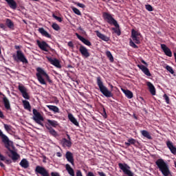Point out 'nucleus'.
Masks as SVG:
<instances>
[{"label": "nucleus", "instance_id": "27", "mask_svg": "<svg viewBox=\"0 0 176 176\" xmlns=\"http://www.w3.org/2000/svg\"><path fill=\"white\" fill-rule=\"evenodd\" d=\"M19 165H20L21 167H22L23 168H28V167H30V162H28V160H27V159L23 158V159L21 160V161L20 162Z\"/></svg>", "mask_w": 176, "mask_h": 176}, {"label": "nucleus", "instance_id": "21", "mask_svg": "<svg viewBox=\"0 0 176 176\" xmlns=\"http://www.w3.org/2000/svg\"><path fill=\"white\" fill-rule=\"evenodd\" d=\"M96 33L98 38H100V39H102V41H104V42H109V41H111L110 37L105 36L104 34L100 32V31H96Z\"/></svg>", "mask_w": 176, "mask_h": 176}, {"label": "nucleus", "instance_id": "39", "mask_svg": "<svg viewBox=\"0 0 176 176\" xmlns=\"http://www.w3.org/2000/svg\"><path fill=\"white\" fill-rule=\"evenodd\" d=\"M72 10H73L74 13H75L78 16H80L82 14V13L79 10V9H78V8H76L75 7L72 8Z\"/></svg>", "mask_w": 176, "mask_h": 176}, {"label": "nucleus", "instance_id": "18", "mask_svg": "<svg viewBox=\"0 0 176 176\" xmlns=\"http://www.w3.org/2000/svg\"><path fill=\"white\" fill-rule=\"evenodd\" d=\"M166 146L168 148L173 155H176V147L174 146L171 141H166Z\"/></svg>", "mask_w": 176, "mask_h": 176}, {"label": "nucleus", "instance_id": "41", "mask_svg": "<svg viewBox=\"0 0 176 176\" xmlns=\"http://www.w3.org/2000/svg\"><path fill=\"white\" fill-rule=\"evenodd\" d=\"M4 129L9 133V131H12V125L4 124Z\"/></svg>", "mask_w": 176, "mask_h": 176}, {"label": "nucleus", "instance_id": "46", "mask_svg": "<svg viewBox=\"0 0 176 176\" xmlns=\"http://www.w3.org/2000/svg\"><path fill=\"white\" fill-rule=\"evenodd\" d=\"M53 17L54 19H55V20H57V21H58L59 23H61L63 21V19L61 17L57 16L56 15L53 14Z\"/></svg>", "mask_w": 176, "mask_h": 176}, {"label": "nucleus", "instance_id": "32", "mask_svg": "<svg viewBox=\"0 0 176 176\" xmlns=\"http://www.w3.org/2000/svg\"><path fill=\"white\" fill-rule=\"evenodd\" d=\"M48 126H51L52 127H54L55 129L58 126V122L56 120H47Z\"/></svg>", "mask_w": 176, "mask_h": 176}, {"label": "nucleus", "instance_id": "40", "mask_svg": "<svg viewBox=\"0 0 176 176\" xmlns=\"http://www.w3.org/2000/svg\"><path fill=\"white\" fill-rule=\"evenodd\" d=\"M113 31H114L115 34H116L118 36H120V34L122 32H120V29L119 28H112Z\"/></svg>", "mask_w": 176, "mask_h": 176}, {"label": "nucleus", "instance_id": "20", "mask_svg": "<svg viewBox=\"0 0 176 176\" xmlns=\"http://www.w3.org/2000/svg\"><path fill=\"white\" fill-rule=\"evenodd\" d=\"M67 118L69 119V120L71 121V122L74 124V126H76V127H79V122H78V120H76V118H75V117L74 116V115L71 113H68Z\"/></svg>", "mask_w": 176, "mask_h": 176}, {"label": "nucleus", "instance_id": "61", "mask_svg": "<svg viewBox=\"0 0 176 176\" xmlns=\"http://www.w3.org/2000/svg\"><path fill=\"white\" fill-rule=\"evenodd\" d=\"M0 166H1L3 168H5V165L1 162H0Z\"/></svg>", "mask_w": 176, "mask_h": 176}, {"label": "nucleus", "instance_id": "59", "mask_svg": "<svg viewBox=\"0 0 176 176\" xmlns=\"http://www.w3.org/2000/svg\"><path fill=\"white\" fill-rule=\"evenodd\" d=\"M56 156H58V157H61L62 156L61 153L60 152L56 153Z\"/></svg>", "mask_w": 176, "mask_h": 176}, {"label": "nucleus", "instance_id": "38", "mask_svg": "<svg viewBox=\"0 0 176 176\" xmlns=\"http://www.w3.org/2000/svg\"><path fill=\"white\" fill-rule=\"evenodd\" d=\"M106 56H107V57H108L109 60H110V61H111V63L113 62V56H112V54L111 53V52L107 51Z\"/></svg>", "mask_w": 176, "mask_h": 176}, {"label": "nucleus", "instance_id": "34", "mask_svg": "<svg viewBox=\"0 0 176 176\" xmlns=\"http://www.w3.org/2000/svg\"><path fill=\"white\" fill-rule=\"evenodd\" d=\"M46 129H48L50 134H51V135H53L54 137H57V132L56 131V130H54V129H53L52 126H49L47 125L45 126Z\"/></svg>", "mask_w": 176, "mask_h": 176}, {"label": "nucleus", "instance_id": "57", "mask_svg": "<svg viewBox=\"0 0 176 176\" xmlns=\"http://www.w3.org/2000/svg\"><path fill=\"white\" fill-rule=\"evenodd\" d=\"M124 145H126V146H130L131 144H130L129 142H125Z\"/></svg>", "mask_w": 176, "mask_h": 176}, {"label": "nucleus", "instance_id": "22", "mask_svg": "<svg viewBox=\"0 0 176 176\" xmlns=\"http://www.w3.org/2000/svg\"><path fill=\"white\" fill-rule=\"evenodd\" d=\"M146 85L148 87V90L152 96H156V89L152 82L147 81Z\"/></svg>", "mask_w": 176, "mask_h": 176}, {"label": "nucleus", "instance_id": "47", "mask_svg": "<svg viewBox=\"0 0 176 176\" xmlns=\"http://www.w3.org/2000/svg\"><path fill=\"white\" fill-rule=\"evenodd\" d=\"M164 98L166 100V104H170V98H168V96H167V94L164 95Z\"/></svg>", "mask_w": 176, "mask_h": 176}, {"label": "nucleus", "instance_id": "33", "mask_svg": "<svg viewBox=\"0 0 176 176\" xmlns=\"http://www.w3.org/2000/svg\"><path fill=\"white\" fill-rule=\"evenodd\" d=\"M11 153L12 155L11 159L14 162H16V160H19V159H20V155L17 153V152L12 150Z\"/></svg>", "mask_w": 176, "mask_h": 176}, {"label": "nucleus", "instance_id": "9", "mask_svg": "<svg viewBox=\"0 0 176 176\" xmlns=\"http://www.w3.org/2000/svg\"><path fill=\"white\" fill-rule=\"evenodd\" d=\"M34 171L36 175H40L41 176H50L49 171L43 166H36Z\"/></svg>", "mask_w": 176, "mask_h": 176}, {"label": "nucleus", "instance_id": "51", "mask_svg": "<svg viewBox=\"0 0 176 176\" xmlns=\"http://www.w3.org/2000/svg\"><path fill=\"white\" fill-rule=\"evenodd\" d=\"M76 176H83V175H82V171H80V170H77Z\"/></svg>", "mask_w": 176, "mask_h": 176}, {"label": "nucleus", "instance_id": "11", "mask_svg": "<svg viewBox=\"0 0 176 176\" xmlns=\"http://www.w3.org/2000/svg\"><path fill=\"white\" fill-rule=\"evenodd\" d=\"M0 137L2 138V142L5 144L6 148L9 149L10 148V140H9V138L6 136V135L3 134V132L0 130Z\"/></svg>", "mask_w": 176, "mask_h": 176}, {"label": "nucleus", "instance_id": "3", "mask_svg": "<svg viewBox=\"0 0 176 176\" xmlns=\"http://www.w3.org/2000/svg\"><path fill=\"white\" fill-rule=\"evenodd\" d=\"M37 73L36 74L37 80H38L41 85H46V81H45V78L43 76H45L46 80L50 83H53V81L50 79L49 75L42 69L41 67L36 68Z\"/></svg>", "mask_w": 176, "mask_h": 176}, {"label": "nucleus", "instance_id": "63", "mask_svg": "<svg viewBox=\"0 0 176 176\" xmlns=\"http://www.w3.org/2000/svg\"><path fill=\"white\" fill-rule=\"evenodd\" d=\"M1 48H0V54H1Z\"/></svg>", "mask_w": 176, "mask_h": 176}, {"label": "nucleus", "instance_id": "17", "mask_svg": "<svg viewBox=\"0 0 176 176\" xmlns=\"http://www.w3.org/2000/svg\"><path fill=\"white\" fill-rule=\"evenodd\" d=\"M65 157H66L67 162H69V163H71V164L72 166H74L75 162H74V154H72V153H71V151H67V153L65 154Z\"/></svg>", "mask_w": 176, "mask_h": 176}, {"label": "nucleus", "instance_id": "29", "mask_svg": "<svg viewBox=\"0 0 176 176\" xmlns=\"http://www.w3.org/2000/svg\"><path fill=\"white\" fill-rule=\"evenodd\" d=\"M6 24L10 30H14V23L10 19H6Z\"/></svg>", "mask_w": 176, "mask_h": 176}, {"label": "nucleus", "instance_id": "23", "mask_svg": "<svg viewBox=\"0 0 176 176\" xmlns=\"http://www.w3.org/2000/svg\"><path fill=\"white\" fill-rule=\"evenodd\" d=\"M76 36H77L78 39L80 40L81 42H82V43H84L87 46H91V43L89 40L85 38L83 36H80L78 33H76Z\"/></svg>", "mask_w": 176, "mask_h": 176}, {"label": "nucleus", "instance_id": "15", "mask_svg": "<svg viewBox=\"0 0 176 176\" xmlns=\"http://www.w3.org/2000/svg\"><path fill=\"white\" fill-rule=\"evenodd\" d=\"M161 49L163 50L164 54L168 57H173V52L166 45V44H161Z\"/></svg>", "mask_w": 176, "mask_h": 176}, {"label": "nucleus", "instance_id": "45", "mask_svg": "<svg viewBox=\"0 0 176 176\" xmlns=\"http://www.w3.org/2000/svg\"><path fill=\"white\" fill-rule=\"evenodd\" d=\"M145 8L148 12H153V7L152 6L147 4L145 6Z\"/></svg>", "mask_w": 176, "mask_h": 176}, {"label": "nucleus", "instance_id": "48", "mask_svg": "<svg viewBox=\"0 0 176 176\" xmlns=\"http://www.w3.org/2000/svg\"><path fill=\"white\" fill-rule=\"evenodd\" d=\"M103 118H104V119H107V111H105V108H103V112L102 113Z\"/></svg>", "mask_w": 176, "mask_h": 176}, {"label": "nucleus", "instance_id": "6", "mask_svg": "<svg viewBox=\"0 0 176 176\" xmlns=\"http://www.w3.org/2000/svg\"><path fill=\"white\" fill-rule=\"evenodd\" d=\"M102 17L104 20L108 23V24L115 25L116 28H119V23H118V21L113 19L112 14L108 12H102Z\"/></svg>", "mask_w": 176, "mask_h": 176}, {"label": "nucleus", "instance_id": "28", "mask_svg": "<svg viewBox=\"0 0 176 176\" xmlns=\"http://www.w3.org/2000/svg\"><path fill=\"white\" fill-rule=\"evenodd\" d=\"M63 146L67 148H71L72 146V142L68 140L66 138L62 140Z\"/></svg>", "mask_w": 176, "mask_h": 176}, {"label": "nucleus", "instance_id": "1", "mask_svg": "<svg viewBox=\"0 0 176 176\" xmlns=\"http://www.w3.org/2000/svg\"><path fill=\"white\" fill-rule=\"evenodd\" d=\"M155 164L164 176H168L171 174L170 171V168L168 167V164L164 162V160L160 158L156 160Z\"/></svg>", "mask_w": 176, "mask_h": 176}, {"label": "nucleus", "instance_id": "42", "mask_svg": "<svg viewBox=\"0 0 176 176\" xmlns=\"http://www.w3.org/2000/svg\"><path fill=\"white\" fill-rule=\"evenodd\" d=\"M165 68L166 70L168 71V72H170V74H171L172 75L174 74V69H173L172 67H170V65H166Z\"/></svg>", "mask_w": 176, "mask_h": 176}, {"label": "nucleus", "instance_id": "55", "mask_svg": "<svg viewBox=\"0 0 176 176\" xmlns=\"http://www.w3.org/2000/svg\"><path fill=\"white\" fill-rule=\"evenodd\" d=\"M0 118L1 119H3V118H5V116L3 115V112H2L1 109H0Z\"/></svg>", "mask_w": 176, "mask_h": 176}, {"label": "nucleus", "instance_id": "54", "mask_svg": "<svg viewBox=\"0 0 176 176\" xmlns=\"http://www.w3.org/2000/svg\"><path fill=\"white\" fill-rule=\"evenodd\" d=\"M87 176H96L93 172H88Z\"/></svg>", "mask_w": 176, "mask_h": 176}, {"label": "nucleus", "instance_id": "53", "mask_svg": "<svg viewBox=\"0 0 176 176\" xmlns=\"http://www.w3.org/2000/svg\"><path fill=\"white\" fill-rule=\"evenodd\" d=\"M4 162L6 164H10V163H12V160H5Z\"/></svg>", "mask_w": 176, "mask_h": 176}, {"label": "nucleus", "instance_id": "49", "mask_svg": "<svg viewBox=\"0 0 176 176\" xmlns=\"http://www.w3.org/2000/svg\"><path fill=\"white\" fill-rule=\"evenodd\" d=\"M67 45L69 47H74V43H72V41H69Z\"/></svg>", "mask_w": 176, "mask_h": 176}, {"label": "nucleus", "instance_id": "14", "mask_svg": "<svg viewBox=\"0 0 176 176\" xmlns=\"http://www.w3.org/2000/svg\"><path fill=\"white\" fill-rule=\"evenodd\" d=\"M46 58H47V60H48V61L50 63V64H52L56 68H61V64H60V60H58V59H57V58L53 59V58H52V57H49V56H46Z\"/></svg>", "mask_w": 176, "mask_h": 176}, {"label": "nucleus", "instance_id": "24", "mask_svg": "<svg viewBox=\"0 0 176 176\" xmlns=\"http://www.w3.org/2000/svg\"><path fill=\"white\" fill-rule=\"evenodd\" d=\"M6 2H7L8 6L11 9H13L14 10H16L17 9V3L14 0H5Z\"/></svg>", "mask_w": 176, "mask_h": 176}, {"label": "nucleus", "instance_id": "2", "mask_svg": "<svg viewBox=\"0 0 176 176\" xmlns=\"http://www.w3.org/2000/svg\"><path fill=\"white\" fill-rule=\"evenodd\" d=\"M14 48L16 49V54L12 55V58L15 63H23V64H28V60L23 51L20 50V45H15Z\"/></svg>", "mask_w": 176, "mask_h": 176}, {"label": "nucleus", "instance_id": "44", "mask_svg": "<svg viewBox=\"0 0 176 176\" xmlns=\"http://www.w3.org/2000/svg\"><path fill=\"white\" fill-rule=\"evenodd\" d=\"M52 27L55 31H59L60 30V26L57 23H53Z\"/></svg>", "mask_w": 176, "mask_h": 176}, {"label": "nucleus", "instance_id": "8", "mask_svg": "<svg viewBox=\"0 0 176 176\" xmlns=\"http://www.w3.org/2000/svg\"><path fill=\"white\" fill-rule=\"evenodd\" d=\"M118 166L120 168V170H122L123 173L126 174V175L134 176V173H133V172L130 170V167L129 166V165H127V164L119 163Z\"/></svg>", "mask_w": 176, "mask_h": 176}, {"label": "nucleus", "instance_id": "52", "mask_svg": "<svg viewBox=\"0 0 176 176\" xmlns=\"http://www.w3.org/2000/svg\"><path fill=\"white\" fill-rule=\"evenodd\" d=\"M0 28H2V30H5L6 28V25L3 23H0Z\"/></svg>", "mask_w": 176, "mask_h": 176}, {"label": "nucleus", "instance_id": "30", "mask_svg": "<svg viewBox=\"0 0 176 176\" xmlns=\"http://www.w3.org/2000/svg\"><path fill=\"white\" fill-rule=\"evenodd\" d=\"M47 108L50 109V111H52L54 113H60V109L54 105H47Z\"/></svg>", "mask_w": 176, "mask_h": 176}, {"label": "nucleus", "instance_id": "13", "mask_svg": "<svg viewBox=\"0 0 176 176\" xmlns=\"http://www.w3.org/2000/svg\"><path fill=\"white\" fill-rule=\"evenodd\" d=\"M0 96H3V102L4 104V107L7 111H12V108L10 107V102L9 101V99L7 98V97L5 96V94H2V92L0 91Z\"/></svg>", "mask_w": 176, "mask_h": 176}, {"label": "nucleus", "instance_id": "36", "mask_svg": "<svg viewBox=\"0 0 176 176\" xmlns=\"http://www.w3.org/2000/svg\"><path fill=\"white\" fill-rule=\"evenodd\" d=\"M141 134L143 135V137H145V138H147V140H152V136L151 135V133L148 132V131H141Z\"/></svg>", "mask_w": 176, "mask_h": 176}, {"label": "nucleus", "instance_id": "60", "mask_svg": "<svg viewBox=\"0 0 176 176\" xmlns=\"http://www.w3.org/2000/svg\"><path fill=\"white\" fill-rule=\"evenodd\" d=\"M133 118L135 119V120H138V117L135 115V113H133Z\"/></svg>", "mask_w": 176, "mask_h": 176}, {"label": "nucleus", "instance_id": "35", "mask_svg": "<svg viewBox=\"0 0 176 176\" xmlns=\"http://www.w3.org/2000/svg\"><path fill=\"white\" fill-rule=\"evenodd\" d=\"M122 91L125 94L126 97H127V98H133V92H131V91L129 89H122Z\"/></svg>", "mask_w": 176, "mask_h": 176}, {"label": "nucleus", "instance_id": "50", "mask_svg": "<svg viewBox=\"0 0 176 176\" xmlns=\"http://www.w3.org/2000/svg\"><path fill=\"white\" fill-rule=\"evenodd\" d=\"M0 160H1L2 162H5V160H6V158L5 157V156L2 155L0 153Z\"/></svg>", "mask_w": 176, "mask_h": 176}, {"label": "nucleus", "instance_id": "56", "mask_svg": "<svg viewBox=\"0 0 176 176\" xmlns=\"http://www.w3.org/2000/svg\"><path fill=\"white\" fill-rule=\"evenodd\" d=\"M98 174L100 176H107V175H105V173H104V172H98Z\"/></svg>", "mask_w": 176, "mask_h": 176}, {"label": "nucleus", "instance_id": "10", "mask_svg": "<svg viewBox=\"0 0 176 176\" xmlns=\"http://www.w3.org/2000/svg\"><path fill=\"white\" fill-rule=\"evenodd\" d=\"M36 43L38 47L43 52H49L48 49H50V45H49L47 43H46L45 41H41L39 40H37Z\"/></svg>", "mask_w": 176, "mask_h": 176}, {"label": "nucleus", "instance_id": "4", "mask_svg": "<svg viewBox=\"0 0 176 176\" xmlns=\"http://www.w3.org/2000/svg\"><path fill=\"white\" fill-rule=\"evenodd\" d=\"M131 38L132 39H130L129 41L130 46L131 47H133V49H138V45H140V43H141V33H140V32L136 31L134 29H132Z\"/></svg>", "mask_w": 176, "mask_h": 176}, {"label": "nucleus", "instance_id": "26", "mask_svg": "<svg viewBox=\"0 0 176 176\" xmlns=\"http://www.w3.org/2000/svg\"><path fill=\"white\" fill-rule=\"evenodd\" d=\"M38 32L43 35V36H45V38H49L50 39H52V35L49 34L43 28H38Z\"/></svg>", "mask_w": 176, "mask_h": 176}, {"label": "nucleus", "instance_id": "16", "mask_svg": "<svg viewBox=\"0 0 176 176\" xmlns=\"http://www.w3.org/2000/svg\"><path fill=\"white\" fill-rule=\"evenodd\" d=\"M18 89L21 93L23 98H25V100H30V95H28V93H27V89H25V87L19 85Z\"/></svg>", "mask_w": 176, "mask_h": 176}, {"label": "nucleus", "instance_id": "37", "mask_svg": "<svg viewBox=\"0 0 176 176\" xmlns=\"http://www.w3.org/2000/svg\"><path fill=\"white\" fill-rule=\"evenodd\" d=\"M22 102L23 104L24 109H28V111H31V104H30V102H28V100H23Z\"/></svg>", "mask_w": 176, "mask_h": 176}, {"label": "nucleus", "instance_id": "5", "mask_svg": "<svg viewBox=\"0 0 176 176\" xmlns=\"http://www.w3.org/2000/svg\"><path fill=\"white\" fill-rule=\"evenodd\" d=\"M96 83L99 87L100 91L103 94V96H104V97H107V98L113 97V94H112V92H111V91L104 85V82H102V79L100 76L97 77Z\"/></svg>", "mask_w": 176, "mask_h": 176}, {"label": "nucleus", "instance_id": "12", "mask_svg": "<svg viewBox=\"0 0 176 176\" xmlns=\"http://www.w3.org/2000/svg\"><path fill=\"white\" fill-rule=\"evenodd\" d=\"M79 52L81 53L82 57H85V58L90 57V52H89V50L82 45H80Z\"/></svg>", "mask_w": 176, "mask_h": 176}, {"label": "nucleus", "instance_id": "31", "mask_svg": "<svg viewBox=\"0 0 176 176\" xmlns=\"http://www.w3.org/2000/svg\"><path fill=\"white\" fill-rule=\"evenodd\" d=\"M65 168L69 175L75 176V171H74V169L71 167L69 164H67L65 165Z\"/></svg>", "mask_w": 176, "mask_h": 176}, {"label": "nucleus", "instance_id": "7", "mask_svg": "<svg viewBox=\"0 0 176 176\" xmlns=\"http://www.w3.org/2000/svg\"><path fill=\"white\" fill-rule=\"evenodd\" d=\"M33 120L37 123V124H39L42 127H44L45 125L43 124V122L45 119L43 118V116L41 114V113L38 112V110L34 109H33Z\"/></svg>", "mask_w": 176, "mask_h": 176}, {"label": "nucleus", "instance_id": "62", "mask_svg": "<svg viewBox=\"0 0 176 176\" xmlns=\"http://www.w3.org/2000/svg\"><path fill=\"white\" fill-rule=\"evenodd\" d=\"M67 140L71 141V136L67 134Z\"/></svg>", "mask_w": 176, "mask_h": 176}, {"label": "nucleus", "instance_id": "58", "mask_svg": "<svg viewBox=\"0 0 176 176\" xmlns=\"http://www.w3.org/2000/svg\"><path fill=\"white\" fill-rule=\"evenodd\" d=\"M141 63H142V64H144V65H148V63H146V62H145V60H144V59L141 60Z\"/></svg>", "mask_w": 176, "mask_h": 176}, {"label": "nucleus", "instance_id": "25", "mask_svg": "<svg viewBox=\"0 0 176 176\" xmlns=\"http://www.w3.org/2000/svg\"><path fill=\"white\" fill-rule=\"evenodd\" d=\"M128 142H129L131 145H134L135 148H139V146H141V143L133 138H130L128 140Z\"/></svg>", "mask_w": 176, "mask_h": 176}, {"label": "nucleus", "instance_id": "43", "mask_svg": "<svg viewBox=\"0 0 176 176\" xmlns=\"http://www.w3.org/2000/svg\"><path fill=\"white\" fill-rule=\"evenodd\" d=\"M73 3H74V5H76L79 8H82V9H85V8H86V6L83 3H80L75 2V1H74Z\"/></svg>", "mask_w": 176, "mask_h": 176}, {"label": "nucleus", "instance_id": "19", "mask_svg": "<svg viewBox=\"0 0 176 176\" xmlns=\"http://www.w3.org/2000/svg\"><path fill=\"white\" fill-rule=\"evenodd\" d=\"M137 67H138L141 71L143 72L144 75H146V76H152L151 72H149V69H148V67H145L144 65H138Z\"/></svg>", "mask_w": 176, "mask_h": 176}]
</instances>
